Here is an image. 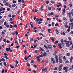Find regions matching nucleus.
Listing matches in <instances>:
<instances>
[{
	"instance_id": "6ab92c4d",
	"label": "nucleus",
	"mask_w": 73,
	"mask_h": 73,
	"mask_svg": "<svg viewBox=\"0 0 73 73\" xmlns=\"http://www.w3.org/2000/svg\"><path fill=\"white\" fill-rule=\"evenodd\" d=\"M28 57H27L26 56L25 57V58L24 59L25 60H28Z\"/></svg>"
},
{
	"instance_id": "9d476101",
	"label": "nucleus",
	"mask_w": 73,
	"mask_h": 73,
	"mask_svg": "<svg viewBox=\"0 0 73 73\" xmlns=\"http://www.w3.org/2000/svg\"><path fill=\"white\" fill-rule=\"evenodd\" d=\"M5 50L6 51H9V50H11V48H6Z\"/></svg>"
},
{
	"instance_id": "79ce46f5",
	"label": "nucleus",
	"mask_w": 73,
	"mask_h": 73,
	"mask_svg": "<svg viewBox=\"0 0 73 73\" xmlns=\"http://www.w3.org/2000/svg\"><path fill=\"white\" fill-rule=\"evenodd\" d=\"M13 27L16 28V27H17V25H14Z\"/></svg>"
},
{
	"instance_id": "9b49d317",
	"label": "nucleus",
	"mask_w": 73,
	"mask_h": 73,
	"mask_svg": "<svg viewBox=\"0 0 73 73\" xmlns=\"http://www.w3.org/2000/svg\"><path fill=\"white\" fill-rule=\"evenodd\" d=\"M48 48L49 49H52V46L51 45H48Z\"/></svg>"
},
{
	"instance_id": "13d9d810",
	"label": "nucleus",
	"mask_w": 73,
	"mask_h": 73,
	"mask_svg": "<svg viewBox=\"0 0 73 73\" xmlns=\"http://www.w3.org/2000/svg\"><path fill=\"white\" fill-rule=\"evenodd\" d=\"M37 61L38 62H40V59H37Z\"/></svg>"
},
{
	"instance_id": "f704fd0d",
	"label": "nucleus",
	"mask_w": 73,
	"mask_h": 73,
	"mask_svg": "<svg viewBox=\"0 0 73 73\" xmlns=\"http://www.w3.org/2000/svg\"><path fill=\"white\" fill-rule=\"evenodd\" d=\"M16 6V4L13 5L12 6V7H13V8H15V7Z\"/></svg>"
},
{
	"instance_id": "dca6fc26",
	"label": "nucleus",
	"mask_w": 73,
	"mask_h": 73,
	"mask_svg": "<svg viewBox=\"0 0 73 73\" xmlns=\"http://www.w3.org/2000/svg\"><path fill=\"white\" fill-rule=\"evenodd\" d=\"M63 42H67V43H69V41L65 40H64Z\"/></svg>"
},
{
	"instance_id": "8fccbe9b",
	"label": "nucleus",
	"mask_w": 73,
	"mask_h": 73,
	"mask_svg": "<svg viewBox=\"0 0 73 73\" xmlns=\"http://www.w3.org/2000/svg\"><path fill=\"white\" fill-rule=\"evenodd\" d=\"M2 70L1 71V73H4V69H2Z\"/></svg>"
},
{
	"instance_id": "5701e85b",
	"label": "nucleus",
	"mask_w": 73,
	"mask_h": 73,
	"mask_svg": "<svg viewBox=\"0 0 73 73\" xmlns=\"http://www.w3.org/2000/svg\"><path fill=\"white\" fill-rule=\"evenodd\" d=\"M15 34L16 35V36H17V35H18V33H18V32H17V31H15Z\"/></svg>"
},
{
	"instance_id": "6e6d98bb",
	"label": "nucleus",
	"mask_w": 73,
	"mask_h": 73,
	"mask_svg": "<svg viewBox=\"0 0 73 73\" xmlns=\"http://www.w3.org/2000/svg\"><path fill=\"white\" fill-rule=\"evenodd\" d=\"M68 40H72V38H71L70 36L68 37Z\"/></svg>"
},
{
	"instance_id": "1a4fd4ad",
	"label": "nucleus",
	"mask_w": 73,
	"mask_h": 73,
	"mask_svg": "<svg viewBox=\"0 0 73 73\" xmlns=\"http://www.w3.org/2000/svg\"><path fill=\"white\" fill-rule=\"evenodd\" d=\"M73 59V56H71V58L70 60V62H71V63H72V62Z\"/></svg>"
},
{
	"instance_id": "393cba45",
	"label": "nucleus",
	"mask_w": 73,
	"mask_h": 73,
	"mask_svg": "<svg viewBox=\"0 0 73 73\" xmlns=\"http://www.w3.org/2000/svg\"><path fill=\"white\" fill-rule=\"evenodd\" d=\"M11 34L12 35H15V33L13 32H12L11 33Z\"/></svg>"
},
{
	"instance_id": "c85d7f7f",
	"label": "nucleus",
	"mask_w": 73,
	"mask_h": 73,
	"mask_svg": "<svg viewBox=\"0 0 73 73\" xmlns=\"http://www.w3.org/2000/svg\"><path fill=\"white\" fill-rule=\"evenodd\" d=\"M10 24H14L15 23V22L13 21H12L11 22H10Z\"/></svg>"
},
{
	"instance_id": "7c9ffc66",
	"label": "nucleus",
	"mask_w": 73,
	"mask_h": 73,
	"mask_svg": "<svg viewBox=\"0 0 73 73\" xmlns=\"http://www.w3.org/2000/svg\"><path fill=\"white\" fill-rule=\"evenodd\" d=\"M65 63H69V61H68V60H66L65 62H64Z\"/></svg>"
},
{
	"instance_id": "7ed1b4c3",
	"label": "nucleus",
	"mask_w": 73,
	"mask_h": 73,
	"mask_svg": "<svg viewBox=\"0 0 73 73\" xmlns=\"http://www.w3.org/2000/svg\"><path fill=\"white\" fill-rule=\"evenodd\" d=\"M68 24L71 26V29H73V22H72V23H70Z\"/></svg>"
},
{
	"instance_id": "e433bc0d",
	"label": "nucleus",
	"mask_w": 73,
	"mask_h": 73,
	"mask_svg": "<svg viewBox=\"0 0 73 73\" xmlns=\"http://www.w3.org/2000/svg\"><path fill=\"white\" fill-rule=\"evenodd\" d=\"M64 26L66 28H68V26L67 24L65 25Z\"/></svg>"
},
{
	"instance_id": "bf43d9fd",
	"label": "nucleus",
	"mask_w": 73,
	"mask_h": 73,
	"mask_svg": "<svg viewBox=\"0 0 73 73\" xmlns=\"http://www.w3.org/2000/svg\"><path fill=\"white\" fill-rule=\"evenodd\" d=\"M5 26L7 28H9V25H6Z\"/></svg>"
},
{
	"instance_id": "de8ad7c7",
	"label": "nucleus",
	"mask_w": 73,
	"mask_h": 73,
	"mask_svg": "<svg viewBox=\"0 0 73 73\" xmlns=\"http://www.w3.org/2000/svg\"><path fill=\"white\" fill-rule=\"evenodd\" d=\"M50 31H51V29H48V33H50Z\"/></svg>"
},
{
	"instance_id": "412c9836",
	"label": "nucleus",
	"mask_w": 73,
	"mask_h": 73,
	"mask_svg": "<svg viewBox=\"0 0 73 73\" xmlns=\"http://www.w3.org/2000/svg\"><path fill=\"white\" fill-rule=\"evenodd\" d=\"M43 46H44V47L46 49H48V47H47V46L45 45H44Z\"/></svg>"
},
{
	"instance_id": "0e129e2a",
	"label": "nucleus",
	"mask_w": 73,
	"mask_h": 73,
	"mask_svg": "<svg viewBox=\"0 0 73 73\" xmlns=\"http://www.w3.org/2000/svg\"><path fill=\"white\" fill-rule=\"evenodd\" d=\"M18 1L19 3H21L22 2L21 0H18Z\"/></svg>"
},
{
	"instance_id": "ddd939ff",
	"label": "nucleus",
	"mask_w": 73,
	"mask_h": 73,
	"mask_svg": "<svg viewBox=\"0 0 73 73\" xmlns=\"http://www.w3.org/2000/svg\"><path fill=\"white\" fill-rule=\"evenodd\" d=\"M65 44H66V47H69L70 46V44H69L68 43H66Z\"/></svg>"
},
{
	"instance_id": "a211bd4d",
	"label": "nucleus",
	"mask_w": 73,
	"mask_h": 73,
	"mask_svg": "<svg viewBox=\"0 0 73 73\" xmlns=\"http://www.w3.org/2000/svg\"><path fill=\"white\" fill-rule=\"evenodd\" d=\"M4 19H2V20H1L0 21V23H3V22H4V21H4Z\"/></svg>"
},
{
	"instance_id": "4c0bfd02",
	"label": "nucleus",
	"mask_w": 73,
	"mask_h": 73,
	"mask_svg": "<svg viewBox=\"0 0 73 73\" xmlns=\"http://www.w3.org/2000/svg\"><path fill=\"white\" fill-rule=\"evenodd\" d=\"M63 19L64 20H65V21H67V19H66V18L65 17L63 18Z\"/></svg>"
},
{
	"instance_id": "f257e3e1",
	"label": "nucleus",
	"mask_w": 73,
	"mask_h": 73,
	"mask_svg": "<svg viewBox=\"0 0 73 73\" xmlns=\"http://www.w3.org/2000/svg\"><path fill=\"white\" fill-rule=\"evenodd\" d=\"M67 14L68 17H69L70 18V20L71 23H72L73 21V18L72 19L71 18V13L67 12Z\"/></svg>"
},
{
	"instance_id": "774afa93",
	"label": "nucleus",
	"mask_w": 73,
	"mask_h": 73,
	"mask_svg": "<svg viewBox=\"0 0 73 73\" xmlns=\"http://www.w3.org/2000/svg\"><path fill=\"white\" fill-rule=\"evenodd\" d=\"M67 32H70V29H68L67 30Z\"/></svg>"
},
{
	"instance_id": "473e14b6",
	"label": "nucleus",
	"mask_w": 73,
	"mask_h": 73,
	"mask_svg": "<svg viewBox=\"0 0 73 73\" xmlns=\"http://www.w3.org/2000/svg\"><path fill=\"white\" fill-rule=\"evenodd\" d=\"M19 48H20V46H17L15 47V48H16L17 49H19Z\"/></svg>"
},
{
	"instance_id": "09e8293b",
	"label": "nucleus",
	"mask_w": 73,
	"mask_h": 73,
	"mask_svg": "<svg viewBox=\"0 0 73 73\" xmlns=\"http://www.w3.org/2000/svg\"><path fill=\"white\" fill-rule=\"evenodd\" d=\"M11 17H12V18H13V17H15V15H13L12 16H11Z\"/></svg>"
},
{
	"instance_id": "4468645a",
	"label": "nucleus",
	"mask_w": 73,
	"mask_h": 73,
	"mask_svg": "<svg viewBox=\"0 0 73 73\" xmlns=\"http://www.w3.org/2000/svg\"><path fill=\"white\" fill-rule=\"evenodd\" d=\"M55 31H56V34L57 35V34H58L59 33V32L58 31V30L57 29H56L55 30Z\"/></svg>"
},
{
	"instance_id": "a19ab883",
	"label": "nucleus",
	"mask_w": 73,
	"mask_h": 73,
	"mask_svg": "<svg viewBox=\"0 0 73 73\" xmlns=\"http://www.w3.org/2000/svg\"><path fill=\"white\" fill-rule=\"evenodd\" d=\"M3 64H4V65L6 67H7V64H6V62H5L3 63Z\"/></svg>"
},
{
	"instance_id": "58836bf2",
	"label": "nucleus",
	"mask_w": 73,
	"mask_h": 73,
	"mask_svg": "<svg viewBox=\"0 0 73 73\" xmlns=\"http://www.w3.org/2000/svg\"><path fill=\"white\" fill-rule=\"evenodd\" d=\"M43 51L44 50V49L42 48H40V51Z\"/></svg>"
},
{
	"instance_id": "2eb2a0df",
	"label": "nucleus",
	"mask_w": 73,
	"mask_h": 73,
	"mask_svg": "<svg viewBox=\"0 0 73 73\" xmlns=\"http://www.w3.org/2000/svg\"><path fill=\"white\" fill-rule=\"evenodd\" d=\"M43 56H44V57L46 56V52H45V51H44L43 54Z\"/></svg>"
},
{
	"instance_id": "052dcab7",
	"label": "nucleus",
	"mask_w": 73,
	"mask_h": 73,
	"mask_svg": "<svg viewBox=\"0 0 73 73\" xmlns=\"http://www.w3.org/2000/svg\"><path fill=\"white\" fill-rule=\"evenodd\" d=\"M38 10L36 9H35V12H38Z\"/></svg>"
},
{
	"instance_id": "f3484780",
	"label": "nucleus",
	"mask_w": 73,
	"mask_h": 73,
	"mask_svg": "<svg viewBox=\"0 0 73 73\" xmlns=\"http://www.w3.org/2000/svg\"><path fill=\"white\" fill-rule=\"evenodd\" d=\"M38 21H39V19H38V18H36L35 20V21L38 22Z\"/></svg>"
},
{
	"instance_id": "c756f323",
	"label": "nucleus",
	"mask_w": 73,
	"mask_h": 73,
	"mask_svg": "<svg viewBox=\"0 0 73 73\" xmlns=\"http://www.w3.org/2000/svg\"><path fill=\"white\" fill-rule=\"evenodd\" d=\"M56 63H58V59L57 58L56 60Z\"/></svg>"
},
{
	"instance_id": "cd10ccee",
	"label": "nucleus",
	"mask_w": 73,
	"mask_h": 73,
	"mask_svg": "<svg viewBox=\"0 0 73 73\" xmlns=\"http://www.w3.org/2000/svg\"><path fill=\"white\" fill-rule=\"evenodd\" d=\"M5 58L6 59H9V58L7 56L5 55Z\"/></svg>"
},
{
	"instance_id": "aec40b11",
	"label": "nucleus",
	"mask_w": 73,
	"mask_h": 73,
	"mask_svg": "<svg viewBox=\"0 0 73 73\" xmlns=\"http://www.w3.org/2000/svg\"><path fill=\"white\" fill-rule=\"evenodd\" d=\"M63 66V65H60L59 66V68H60L61 69H62V67Z\"/></svg>"
},
{
	"instance_id": "f8f14e48",
	"label": "nucleus",
	"mask_w": 73,
	"mask_h": 73,
	"mask_svg": "<svg viewBox=\"0 0 73 73\" xmlns=\"http://www.w3.org/2000/svg\"><path fill=\"white\" fill-rule=\"evenodd\" d=\"M30 24L31 28H33V23L32 22H30Z\"/></svg>"
},
{
	"instance_id": "20e7f679",
	"label": "nucleus",
	"mask_w": 73,
	"mask_h": 73,
	"mask_svg": "<svg viewBox=\"0 0 73 73\" xmlns=\"http://www.w3.org/2000/svg\"><path fill=\"white\" fill-rule=\"evenodd\" d=\"M59 62L60 63H62L63 61L62 60V58H61L60 57H59Z\"/></svg>"
},
{
	"instance_id": "603ef678",
	"label": "nucleus",
	"mask_w": 73,
	"mask_h": 73,
	"mask_svg": "<svg viewBox=\"0 0 73 73\" xmlns=\"http://www.w3.org/2000/svg\"><path fill=\"white\" fill-rule=\"evenodd\" d=\"M51 61H53V60H54V58H51Z\"/></svg>"
},
{
	"instance_id": "864d4df0",
	"label": "nucleus",
	"mask_w": 73,
	"mask_h": 73,
	"mask_svg": "<svg viewBox=\"0 0 73 73\" xmlns=\"http://www.w3.org/2000/svg\"><path fill=\"white\" fill-rule=\"evenodd\" d=\"M8 6H9V8H12V6H11V5H10V4H8Z\"/></svg>"
},
{
	"instance_id": "39448f33",
	"label": "nucleus",
	"mask_w": 73,
	"mask_h": 73,
	"mask_svg": "<svg viewBox=\"0 0 73 73\" xmlns=\"http://www.w3.org/2000/svg\"><path fill=\"white\" fill-rule=\"evenodd\" d=\"M60 41L61 42V45L63 46H64V41L63 40V39H61Z\"/></svg>"
},
{
	"instance_id": "bb28decb",
	"label": "nucleus",
	"mask_w": 73,
	"mask_h": 73,
	"mask_svg": "<svg viewBox=\"0 0 73 73\" xmlns=\"http://www.w3.org/2000/svg\"><path fill=\"white\" fill-rule=\"evenodd\" d=\"M54 22H52L51 24L52 26L54 27Z\"/></svg>"
},
{
	"instance_id": "2f4dec72",
	"label": "nucleus",
	"mask_w": 73,
	"mask_h": 73,
	"mask_svg": "<svg viewBox=\"0 0 73 73\" xmlns=\"http://www.w3.org/2000/svg\"><path fill=\"white\" fill-rule=\"evenodd\" d=\"M56 9H57V10H58H58L59 11H61V8H56Z\"/></svg>"
},
{
	"instance_id": "4be33fe9",
	"label": "nucleus",
	"mask_w": 73,
	"mask_h": 73,
	"mask_svg": "<svg viewBox=\"0 0 73 73\" xmlns=\"http://www.w3.org/2000/svg\"><path fill=\"white\" fill-rule=\"evenodd\" d=\"M0 8L1 9H0V11H1L0 12H1V11H3V7H1Z\"/></svg>"
},
{
	"instance_id": "423d86ee",
	"label": "nucleus",
	"mask_w": 73,
	"mask_h": 73,
	"mask_svg": "<svg viewBox=\"0 0 73 73\" xmlns=\"http://www.w3.org/2000/svg\"><path fill=\"white\" fill-rule=\"evenodd\" d=\"M54 13L53 12H51L50 13H48L47 14V16H52V15H53L54 14Z\"/></svg>"
},
{
	"instance_id": "5fc2aeb1",
	"label": "nucleus",
	"mask_w": 73,
	"mask_h": 73,
	"mask_svg": "<svg viewBox=\"0 0 73 73\" xmlns=\"http://www.w3.org/2000/svg\"><path fill=\"white\" fill-rule=\"evenodd\" d=\"M10 66L11 68H14V67L12 66V65L11 64H10Z\"/></svg>"
},
{
	"instance_id": "3c124183",
	"label": "nucleus",
	"mask_w": 73,
	"mask_h": 73,
	"mask_svg": "<svg viewBox=\"0 0 73 73\" xmlns=\"http://www.w3.org/2000/svg\"><path fill=\"white\" fill-rule=\"evenodd\" d=\"M15 43H17V42H18V41H17V39H15Z\"/></svg>"
},
{
	"instance_id": "a18cd8bd",
	"label": "nucleus",
	"mask_w": 73,
	"mask_h": 73,
	"mask_svg": "<svg viewBox=\"0 0 73 73\" xmlns=\"http://www.w3.org/2000/svg\"><path fill=\"white\" fill-rule=\"evenodd\" d=\"M15 62L16 63V64H19V61H17V60H16L15 61Z\"/></svg>"
},
{
	"instance_id": "e2e57ef3",
	"label": "nucleus",
	"mask_w": 73,
	"mask_h": 73,
	"mask_svg": "<svg viewBox=\"0 0 73 73\" xmlns=\"http://www.w3.org/2000/svg\"><path fill=\"white\" fill-rule=\"evenodd\" d=\"M70 34H73V31L70 32V33H69Z\"/></svg>"
},
{
	"instance_id": "f03ea898",
	"label": "nucleus",
	"mask_w": 73,
	"mask_h": 73,
	"mask_svg": "<svg viewBox=\"0 0 73 73\" xmlns=\"http://www.w3.org/2000/svg\"><path fill=\"white\" fill-rule=\"evenodd\" d=\"M68 66H65L64 67L63 69L64 70L65 72H68Z\"/></svg>"
},
{
	"instance_id": "6e6552de",
	"label": "nucleus",
	"mask_w": 73,
	"mask_h": 73,
	"mask_svg": "<svg viewBox=\"0 0 73 73\" xmlns=\"http://www.w3.org/2000/svg\"><path fill=\"white\" fill-rule=\"evenodd\" d=\"M61 43L59 42L58 44V46H59V48L60 49H62V47L61 46Z\"/></svg>"
},
{
	"instance_id": "338daca9",
	"label": "nucleus",
	"mask_w": 73,
	"mask_h": 73,
	"mask_svg": "<svg viewBox=\"0 0 73 73\" xmlns=\"http://www.w3.org/2000/svg\"><path fill=\"white\" fill-rule=\"evenodd\" d=\"M7 10L8 11H10V8H7Z\"/></svg>"
},
{
	"instance_id": "ea45409f",
	"label": "nucleus",
	"mask_w": 73,
	"mask_h": 73,
	"mask_svg": "<svg viewBox=\"0 0 73 73\" xmlns=\"http://www.w3.org/2000/svg\"><path fill=\"white\" fill-rule=\"evenodd\" d=\"M69 5L70 6V8H71V7H72L73 5H72V4H70Z\"/></svg>"
},
{
	"instance_id": "680f3d73",
	"label": "nucleus",
	"mask_w": 73,
	"mask_h": 73,
	"mask_svg": "<svg viewBox=\"0 0 73 73\" xmlns=\"http://www.w3.org/2000/svg\"><path fill=\"white\" fill-rule=\"evenodd\" d=\"M34 67L35 68H37V65H34Z\"/></svg>"
},
{
	"instance_id": "49530a36",
	"label": "nucleus",
	"mask_w": 73,
	"mask_h": 73,
	"mask_svg": "<svg viewBox=\"0 0 73 73\" xmlns=\"http://www.w3.org/2000/svg\"><path fill=\"white\" fill-rule=\"evenodd\" d=\"M13 21V18H10V19L9 21Z\"/></svg>"
},
{
	"instance_id": "4d7b16f0",
	"label": "nucleus",
	"mask_w": 73,
	"mask_h": 73,
	"mask_svg": "<svg viewBox=\"0 0 73 73\" xmlns=\"http://www.w3.org/2000/svg\"><path fill=\"white\" fill-rule=\"evenodd\" d=\"M1 60L3 62L5 61V59L4 58H2Z\"/></svg>"
},
{
	"instance_id": "0eeeda50",
	"label": "nucleus",
	"mask_w": 73,
	"mask_h": 73,
	"mask_svg": "<svg viewBox=\"0 0 73 73\" xmlns=\"http://www.w3.org/2000/svg\"><path fill=\"white\" fill-rule=\"evenodd\" d=\"M58 52L57 51H54V53H53V55L54 56H57V54L56 53H57Z\"/></svg>"
},
{
	"instance_id": "c03bdc74",
	"label": "nucleus",
	"mask_w": 73,
	"mask_h": 73,
	"mask_svg": "<svg viewBox=\"0 0 73 73\" xmlns=\"http://www.w3.org/2000/svg\"><path fill=\"white\" fill-rule=\"evenodd\" d=\"M44 71L45 72H46V71H47V68H44Z\"/></svg>"
},
{
	"instance_id": "c9c22d12",
	"label": "nucleus",
	"mask_w": 73,
	"mask_h": 73,
	"mask_svg": "<svg viewBox=\"0 0 73 73\" xmlns=\"http://www.w3.org/2000/svg\"><path fill=\"white\" fill-rule=\"evenodd\" d=\"M24 53H25V54H27V50H24Z\"/></svg>"
},
{
	"instance_id": "a878e982",
	"label": "nucleus",
	"mask_w": 73,
	"mask_h": 73,
	"mask_svg": "<svg viewBox=\"0 0 73 73\" xmlns=\"http://www.w3.org/2000/svg\"><path fill=\"white\" fill-rule=\"evenodd\" d=\"M33 38H31L30 39V41L32 42V41H33Z\"/></svg>"
},
{
	"instance_id": "72a5a7b5",
	"label": "nucleus",
	"mask_w": 73,
	"mask_h": 73,
	"mask_svg": "<svg viewBox=\"0 0 73 73\" xmlns=\"http://www.w3.org/2000/svg\"><path fill=\"white\" fill-rule=\"evenodd\" d=\"M48 9L49 11H51V10L52 9V8L50 7H48Z\"/></svg>"
},
{
	"instance_id": "b1692460",
	"label": "nucleus",
	"mask_w": 73,
	"mask_h": 73,
	"mask_svg": "<svg viewBox=\"0 0 73 73\" xmlns=\"http://www.w3.org/2000/svg\"><path fill=\"white\" fill-rule=\"evenodd\" d=\"M5 33L4 31H2V35H1L3 36H4V35H5Z\"/></svg>"
},
{
	"instance_id": "37998d69",
	"label": "nucleus",
	"mask_w": 73,
	"mask_h": 73,
	"mask_svg": "<svg viewBox=\"0 0 73 73\" xmlns=\"http://www.w3.org/2000/svg\"><path fill=\"white\" fill-rule=\"evenodd\" d=\"M62 58L63 60H64V59L65 60H66V57L65 56H64V57H63Z\"/></svg>"
},
{
	"instance_id": "69168bd1",
	"label": "nucleus",
	"mask_w": 73,
	"mask_h": 73,
	"mask_svg": "<svg viewBox=\"0 0 73 73\" xmlns=\"http://www.w3.org/2000/svg\"><path fill=\"white\" fill-rule=\"evenodd\" d=\"M51 40H52V41L54 42V38L53 37H52V38L51 39Z\"/></svg>"
}]
</instances>
